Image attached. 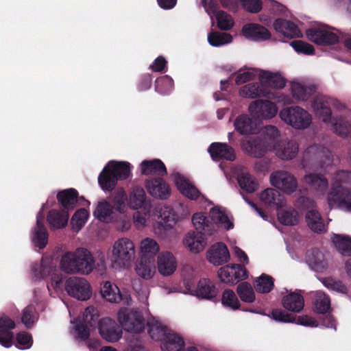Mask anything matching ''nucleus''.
<instances>
[{"mask_svg": "<svg viewBox=\"0 0 351 351\" xmlns=\"http://www.w3.org/2000/svg\"><path fill=\"white\" fill-rule=\"evenodd\" d=\"M78 199L79 193L73 188L62 190L57 194L58 202L66 211L73 210L75 208Z\"/></svg>", "mask_w": 351, "mask_h": 351, "instance_id": "nucleus-35", "label": "nucleus"}, {"mask_svg": "<svg viewBox=\"0 0 351 351\" xmlns=\"http://www.w3.org/2000/svg\"><path fill=\"white\" fill-rule=\"evenodd\" d=\"M209 217L210 221L216 224L217 229L219 226L226 230L233 228V223L230 220L226 214L225 210L221 207L215 206L212 208L209 212Z\"/></svg>", "mask_w": 351, "mask_h": 351, "instance_id": "nucleus-38", "label": "nucleus"}, {"mask_svg": "<svg viewBox=\"0 0 351 351\" xmlns=\"http://www.w3.org/2000/svg\"><path fill=\"white\" fill-rule=\"evenodd\" d=\"M170 195V189L167 184L155 178V197L165 199Z\"/></svg>", "mask_w": 351, "mask_h": 351, "instance_id": "nucleus-64", "label": "nucleus"}, {"mask_svg": "<svg viewBox=\"0 0 351 351\" xmlns=\"http://www.w3.org/2000/svg\"><path fill=\"white\" fill-rule=\"evenodd\" d=\"M102 297L110 302H119L121 300V295L118 287L109 281L104 282L101 289Z\"/></svg>", "mask_w": 351, "mask_h": 351, "instance_id": "nucleus-46", "label": "nucleus"}, {"mask_svg": "<svg viewBox=\"0 0 351 351\" xmlns=\"http://www.w3.org/2000/svg\"><path fill=\"white\" fill-rule=\"evenodd\" d=\"M221 303L224 306L233 311L237 310L240 306V302L236 294L230 289H226L223 292Z\"/></svg>", "mask_w": 351, "mask_h": 351, "instance_id": "nucleus-58", "label": "nucleus"}, {"mask_svg": "<svg viewBox=\"0 0 351 351\" xmlns=\"http://www.w3.org/2000/svg\"><path fill=\"white\" fill-rule=\"evenodd\" d=\"M233 125L234 130L243 136L256 134L260 132L258 121L247 114H241L237 117Z\"/></svg>", "mask_w": 351, "mask_h": 351, "instance_id": "nucleus-20", "label": "nucleus"}, {"mask_svg": "<svg viewBox=\"0 0 351 351\" xmlns=\"http://www.w3.org/2000/svg\"><path fill=\"white\" fill-rule=\"evenodd\" d=\"M240 187L247 193H252L258 189V183L252 176L247 171H241L237 178Z\"/></svg>", "mask_w": 351, "mask_h": 351, "instance_id": "nucleus-49", "label": "nucleus"}, {"mask_svg": "<svg viewBox=\"0 0 351 351\" xmlns=\"http://www.w3.org/2000/svg\"><path fill=\"white\" fill-rule=\"evenodd\" d=\"M303 180L317 198L323 197L328 189V179L323 174L308 173L304 176Z\"/></svg>", "mask_w": 351, "mask_h": 351, "instance_id": "nucleus-21", "label": "nucleus"}, {"mask_svg": "<svg viewBox=\"0 0 351 351\" xmlns=\"http://www.w3.org/2000/svg\"><path fill=\"white\" fill-rule=\"evenodd\" d=\"M177 263L176 258L169 252L161 253L158 256V268L159 272L163 276H169L176 269Z\"/></svg>", "mask_w": 351, "mask_h": 351, "instance_id": "nucleus-36", "label": "nucleus"}, {"mask_svg": "<svg viewBox=\"0 0 351 351\" xmlns=\"http://www.w3.org/2000/svg\"><path fill=\"white\" fill-rule=\"evenodd\" d=\"M208 151L215 160L226 159L232 161L235 158L234 149L226 143H213L210 145Z\"/></svg>", "mask_w": 351, "mask_h": 351, "instance_id": "nucleus-31", "label": "nucleus"}, {"mask_svg": "<svg viewBox=\"0 0 351 351\" xmlns=\"http://www.w3.org/2000/svg\"><path fill=\"white\" fill-rule=\"evenodd\" d=\"M45 217L39 213L36 217V225L34 230L32 241L36 247L43 249L48 242V232L44 224Z\"/></svg>", "mask_w": 351, "mask_h": 351, "instance_id": "nucleus-29", "label": "nucleus"}, {"mask_svg": "<svg viewBox=\"0 0 351 351\" xmlns=\"http://www.w3.org/2000/svg\"><path fill=\"white\" fill-rule=\"evenodd\" d=\"M327 25H320L308 29L306 34L308 40L320 45H330L339 41V32Z\"/></svg>", "mask_w": 351, "mask_h": 351, "instance_id": "nucleus-12", "label": "nucleus"}, {"mask_svg": "<svg viewBox=\"0 0 351 351\" xmlns=\"http://www.w3.org/2000/svg\"><path fill=\"white\" fill-rule=\"evenodd\" d=\"M155 86L160 93L167 94L172 90L173 81L169 75H165L155 80Z\"/></svg>", "mask_w": 351, "mask_h": 351, "instance_id": "nucleus-59", "label": "nucleus"}, {"mask_svg": "<svg viewBox=\"0 0 351 351\" xmlns=\"http://www.w3.org/2000/svg\"><path fill=\"white\" fill-rule=\"evenodd\" d=\"M146 195L141 187L135 186L130 193L129 198L130 207L134 210L143 207L145 204Z\"/></svg>", "mask_w": 351, "mask_h": 351, "instance_id": "nucleus-50", "label": "nucleus"}, {"mask_svg": "<svg viewBox=\"0 0 351 351\" xmlns=\"http://www.w3.org/2000/svg\"><path fill=\"white\" fill-rule=\"evenodd\" d=\"M141 254L136 271L143 278H152L154 276L152 271L154 266V239L146 238L141 241Z\"/></svg>", "mask_w": 351, "mask_h": 351, "instance_id": "nucleus-10", "label": "nucleus"}, {"mask_svg": "<svg viewBox=\"0 0 351 351\" xmlns=\"http://www.w3.org/2000/svg\"><path fill=\"white\" fill-rule=\"evenodd\" d=\"M88 212L85 208L78 209L71 218V223L73 226H75L78 229H81L86 223L88 217Z\"/></svg>", "mask_w": 351, "mask_h": 351, "instance_id": "nucleus-61", "label": "nucleus"}, {"mask_svg": "<svg viewBox=\"0 0 351 351\" xmlns=\"http://www.w3.org/2000/svg\"><path fill=\"white\" fill-rule=\"evenodd\" d=\"M276 156L282 160H290L295 158L299 152V144L295 140H281L273 149Z\"/></svg>", "mask_w": 351, "mask_h": 351, "instance_id": "nucleus-22", "label": "nucleus"}, {"mask_svg": "<svg viewBox=\"0 0 351 351\" xmlns=\"http://www.w3.org/2000/svg\"><path fill=\"white\" fill-rule=\"evenodd\" d=\"M131 165L128 162L110 161L98 176V182L104 191H112L109 202L112 209L120 213H125L128 195L122 188L112 191L119 180H126L130 175Z\"/></svg>", "mask_w": 351, "mask_h": 351, "instance_id": "nucleus-1", "label": "nucleus"}, {"mask_svg": "<svg viewBox=\"0 0 351 351\" xmlns=\"http://www.w3.org/2000/svg\"><path fill=\"white\" fill-rule=\"evenodd\" d=\"M260 71L261 70H255L253 69H248L245 71L241 69L235 78V83L237 85H240L252 80L256 75L258 76V71Z\"/></svg>", "mask_w": 351, "mask_h": 351, "instance_id": "nucleus-60", "label": "nucleus"}, {"mask_svg": "<svg viewBox=\"0 0 351 351\" xmlns=\"http://www.w3.org/2000/svg\"><path fill=\"white\" fill-rule=\"evenodd\" d=\"M113 209L110 202L103 201L98 203L93 215L99 221L108 223L113 219Z\"/></svg>", "mask_w": 351, "mask_h": 351, "instance_id": "nucleus-43", "label": "nucleus"}, {"mask_svg": "<svg viewBox=\"0 0 351 351\" xmlns=\"http://www.w3.org/2000/svg\"><path fill=\"white\" fill-rule=\"evenodd\" d=\"M183 245L191 253L202 252L207 245L204 234L199 231H190L183 238Z\"/></svg>", "mask_w": 351, "mask_h": 351, "instance_id": "nucleus-23", "label": "nucleus"}, {"mask_svg": "<svg viewBox=\"0 0 351 351\" xmlns=\"http://www.w3.org/2000/svg\"><path fill=\"white\" fill-rule=\"evenodd\" d=\"M239 95L250 99H255L256 97H268L273 99L275 97L274 94L271 93L267 88L261 82L258 83H250L242 86L239 91Z\"/></svg>", "mask_w": 351, "mask_h": 351, "instance_id": "nucleus-26", "label": "nucleus"}, {"mask_svg": "<svg viewBox=\"0 0 351 351\" xmlns=\"http://www.w3.org/2000/svg\"><path fill=\"white\" fill-rule=\"evenodd\" d=\"M322 282L324 285L330 290L339 293H346V287L339 280L329 277L324 278Z\"/></svg>", "mask_w": 351, "mask_h": 351, "instance_id": "nucleus-63", "label": "nucleus"}, {"mask_svg": "<svg viewBox=\"0 0 351 351\" xmlns=\"http://www.w3.org/2000/svg\"><path fill=\"white\" fill-rule=\"evenodd\" d=\"M95 258L86 248H77L74 252H66L61 258V269L67 274H89L95 266Z\"/></svg>", "mask_w": 351, "mask_h": 351, "instance_id": "nucleus-4", "label": "nucleus"}, {"mask_svg": "<svg viewBox=\"0 0 351 351\" xmlns=\"http://www.w3.org/2000/svg\"><path fill=\"white\" fill-rule=\"evenodd\" d=\"M117 318L122 327L128 332L140 334L143 332L145 326L151 339H154L152 325L150 322L145 324V319L143 315L136 311L121 310L118 312Z\"/></svg>", "mask_w": 351, "mask_h": 351, "instance_id": "nucleus-7", "label": "nucleus"}, {"mask_svg": "<svg viewBox=\"0 0 351 351\" xmlns=\"http://www.w3.org/2000/svg\"><path fill=\"white\" fill-rule=\"evenodd\" d=\"M315 114L337 134L346 136L350 130L351 119L348 117H332L331 107L341 111L346 108V106L339 100L319 95L316 96L311 104Z\"/></svg>", "mask_w": 351, "mask_h": 351, "instance_id": "nucleus-3", "label": "nucleus"}, {"mask_svg": "<svg viewBox=\"0 0 351 351\" xmlns=\"http://www.w3.org/2000/svg\"><path fill=\"white\" fill-rule=\"evenodd\" d=\"M259 136H261L267 144L269 145L272 150L280 141L278 140L280 132L276 126L271 125H268L263 128Z\"/></svg>", "mask_w": 351, "mask_h": 351, "instance_id": "nucleus-45", "label": "nucleus"}, {"mask_svg": "<svg viewBox=\"0 0 351 351\" xmlns=\"http://www.w3.org/2000/svg\"><path fill=\"white\" fill-rule=\"evenodd\" d=\"M279 117L286 124L296 130H304L312 123L311 114L300 106L286 107L280 111Z\"/></svg>", "mask_w": 351, "mask_h": 351, "instance_id": "nucleus-9", "label": "nucleus"}, {"mask_svg": "<svg viewBox=\"0 0 351 351\" xmlns=\"http://www.w3.org/2000/svg\"><path fill=\"white\" fill-rule=\"evenodd\" d=\"M306 221L308 228L316 233L326 231V226L320 213L315 209H311L306 214Z\"/></svg>", "mask_w": 351, "mask_h": 351, "instance_id": "nucleus-41", "label": "nucleus"}, {"mask_svg": "<svg viewBox=\"0 0 351 351\" xmlns=\"http://www.w3.org/2000/svg\"><path fill=\"white\" fill-rule=\"evenodd\" d=\"M218 275L221 282L228 284H235L247 278V270L240 265H228L222 267Z\"/></svg>", "mask_w": 351, "mask_h": 351, "instance_id": "nucleus-19", "label": "nucleus"}, {"mask_svg": "<svg viewBox=\"0 0 351 351\" xmlns=\"http://www.w3.org/2000/svg\"><path fill=\"white\" fill-rule=\"evenodd\" d=\"M173 179L178 189L183 195L191 200H197L200 204L207 203L208 205L212 204V202L183 176L180 173H175Z\"/></svg>", "mask_w": 351, "mask_h": 351, "instance_id": "nucleus-16", "label": "nucleus"}, {"mask_svg": "<svg viewBox=\"0 0 351 351\" xmlns=\"http://www.w3.org/2000/svg\"><path fill=\"white\" fill-rule=\"evenodd\" d=\"M192 222L197 230L204 231L208 234H213L217 232V226L210 221L209 215L203 213H197L193 215Z\"/></svg>", "mask_w": 351, "mask_h": 351, "instance_id": "nucleus-37", "label": "nucleus"}, {"mask_svg": "<svg viewBox=\"0 0 351 351\" xmlns=\"http://www.w3.org/2000/svg\"><path fill=\"white\" fill-rule=\"evenodd\" d=\"M330 188L339 190L351 189V171L343 170L337 171L332 178Z\"/></svg>", "mask_w": 351, "mask_h": 351, "instance_id": "nucleus-47", "label": "nucleus"}, {"mask_svg": "<svg viewBox=\"0 0 351 351\" xmlns=\"http://www.w3.org/2000/svg\"><path fill=\"white\" fill-rule=\"evenodd\" d=\"M237 293L243 302L252 303L255 300V293L251 285L247 282L237 286Z\"/></svg>", "mask_w": 351, "mask_h": 351, "instance_id": "nucleus-57", "label": "nucleus"}, {"mask_svg": "<svg viewBox=\"0 0 351 351\" xmlns=\"http://www.w3.org/2000/svg\"><path fill=\"white\" fill-rule=\"evenodd\" d=\"M258 79L265 87L271 93L270 88H282L285 85V80L279 73H272L267 71H258Z\"/></svg>", "mask_w": 351, "mask_h": 351, "instance_id": "nucleus-30", "label": "nucleus"}, {"mask_svg": "<svg viewBox=\"0 0 351 351\" xmlns=\"http://www.w3.org/2000/svg\"><path fill=\"white\" fill-rule=\"evenodd\" d=\"M38 319V314L34 305H28L22 312L21 322L27 328H32Z\"/></svg>", "mask_w": 351, "mask_h": 351, "instance_id": "nucleus-55", "label": "nucleus"}, {"mask_svg": "<svg viewBox=\"0 0 351 351\" xmlns=\"http://www.w3.org/2000/svg\"><path fill=\"white\" fill-rule=\"evenodd\" d=\"M279 221L285 226H295L299 221L298 213L293 208L281 209L278 212Z\"/></svg>", "mask_w": 351, "mask_h": 351, "instance_id": "nucleus-51", "label": "nucleus"}, {"mask_svg": "<svg viewBox=\"0 0 351 351\" xmlns=\"http://www.w3.org/2000/svg\"><path fill=\"white\" fill-rule=\"evenodd\" d=\"M156 217H157L158 226L165 230L173 228L176 223L174 213L169 206L162 207L159 210H155Z\"/></svg>", "mask_w": 351, "mask_h": 351, "instance_id": "nucleus-39", "label": "nucleus"}, {"mask_svg": "<svg viewBox=\"0 0 351 351\" xmlns=\"http://www.w3.org/2000/svg\"><path fill=\"white\" fill-rule=\"evenodd\" d=\"M269 180L273 186L288 195L295 192L298 188L297 179L287 171L277 170L272 172Z\"/></svg>", "mask_w": 351, "mask_h": 351, "instance_id": "nucleus-14", "label": "nucleus"}, {"mask_svg": "<svg viewBox=\"0 0 351 351\" xmlns=\"http://www.w3.org/2000/svg\"><path fill=\"white\" fill-rule=\"evenodd\" d=\"M248 112L258 121L270 120L277 114L278 107L275 103L267 99H258L250 104Z\"/></svg>", "mask_w": 351, "mask_h": 351, "instance_id": "nucleus-13", "label": "nucleus"}, {"mask_svg": "<svg viewBox=\"0 0 351 351\" xmlns=\"http://www.w3.org/2000/svg\"><path fill=\"white\" fill-rule=\"evenodd\" d=\"M99 315L96 309L92 306L85 308L82 319L75 326L77 338L86 341L90 337V331L98 324L99 333L106 341L111 343L118 341L122 337V330L117 323L109 317H104L98 321Z\"/></svg>", "mask_w": 351, "mask_h": 351, "instance_id": "nucleus-2", "label": "nucleus"}, {"mask_svg": "<svg viewBox=\"0 0 351 351\" xmlns=\"http://www.w3.org/2000/svg\"><path fill=\"white\" fill-rule=\"evenodd\" d=\"M331 240L339 253L343 256H351V239L350 237L333 234Z\"/></svg>", "mask_w": 351, "mask_h": 351, "instance_id": "nucleus-44", "label": "nucleus"}, {"mask_svg": "<svg viewBox=\"0 0 351 351\" xmlns=\"http://www.w3.org/2000/svg\"><path fill=\"white\" fill-rule=\"evenodd\" d=\"M135 254L134 245L127 238L117 241L112 250V258L114 264L119 267H125L130 264Z\"/></svg>", "mask_w": 351, "mask_h": 351, "instance_id": "nucleus-11", "label": "nucleus"}, {"mask_svg": "<svg viewBox=\"0 0 351 351\" xmlns=\"http://www.w3.org/2000/svg\"><path fill=\"white\" fill-rule=\"evenodd\" d=\"M273 26L276 32L285 38H299L302 35L296 25L289 21L278 19L274 22Z\"/></svg>", "mask_w": 351, "mask_h": 351, "instance_id": "nucleus-32", "label": "nucleus"}, {"mask_svg": "<svg viewBox=\"0 0 351 351\" xmlns=\"http://www.w3.org/2000/svg\"><path fill=\"white\" fill-rule=\"evenodd\" d=\"M260 199L265 204L275 207L278 210L285 206L284 195L280 194L276 189L272 188H268L264 190L260 194Z\"/></svg>", "mask_w": 351, "mask_h": 351, "instance_id": "nucleus-33", "label": "nucleus"}, {"mask_svg": "<svg viewBox=\"0 0 351 351\" xmlns=\"http://www.w3.org/2000/svg\"><path fill=\"white\" fill-rule=\"evenodd\" d=\"M51 263L48 260L42 259L40 262H35L32 265V271L37 278H45L53 271Z\"/></svg>", "mask_w": 351, "mask_h": 351, "instance_id": "nucleus-48", "label": "nucleus"}, {"mask_svg": "<svg viewBox=\"0 0 351 351\" xmlns=\"http://www.w3.org/2000/svg\"><path fill=\"white\" fill-rule=\"evenodd\" d=\"M241 147L245 153L254 158H261L267 152L273 151L269 145L259 136L243 140Z\"/></svg>", "mask_w": 351, "mask_h": 351, "instance_id": "nucleus-18", "label": "nucleus"}, {"mask_svg": "<svg viewBox=\"0 0 351 351\" xmlns=\"http://www.w3.org/2000/svg\"><path fill=\"white\" fill-rule=\"evenodd\" d=\"M160 342L162 351H182L185 346L184 339L172 332L166 325L155 317V340Z\"/></svg>", "mask_w": 351, "mask_h": 351, "instance_id": "nucleus-8", "label": "nucleus"}, {"mask_svg": "<svg viewBox=\"0 0 351 351\" xmlns=\"http://www.w3.org/2000/svg\"><path fill=\"white\" fill-rule=\"evenodd\" d=\"M16 340L17 345L16 346L19 349H28L33 343L32 337L27 332H20L16 335Z\"/></svg>", "mask_w": 351, "mask_h": 351, "instance_id": "nucleus-62", "label": "nucleus"}, {"mask_svg": "<svg viewBox=\"0 0 351 351\" xmlns=\"http://www.w3.org/2000/svg\"><path fill=\"white\" fill-rule=\"evenodd\" d=\"M306 262L309 267L315 271L322 272L328 267L325 255L316 248L311 249L306 252Z\"/></svg>", "mask_w": 351, "mask_h": 351, "instance_id": "nucleus-28", "label": "nucleus"}, {"mask_svg": "<svg viewBox=\"0 0 351 351\" xmlns=\"http://www.w3.org/2000/svg\"><path fill=\"white\" fill-rule=\"evenodd\" d=\"M315 86L307 81H293L290 90L293 98L297 101H307L315 91Z\"/></svg>", "mask_w": 351, "mask_h": 351, "instance_id": "nucleus-24", "label": "nucleus"}, {"mask_svg": "<svg viewBox=\"0 0 351 351\" xmlns=\"http://www.w3.org/2000/svg\"><path fill=\"white\" fill-rule=\"evenodd\" d=\"M242 32L245 38L255 41L269 39L271 36L269 32L265 27L255 23L244 25Z\"/></svg>", "mask_w": 351, "mask_h": 351, "instance_id": "nucleus-34", "label": "nucleus"}, {"mask_svg": "<svg viewBox=\"0 0 351 351\" xmlns=\"http://www.w3.org/2000/svg\"><path fill=\"white\" fill-rule=\"evenodd\" d=\"M282 305L289 311L299 313L304 306V300L300 293L292 292L282 299Z\"/></svg>", "mask_w": 351, "mask_h": 351, "instance_id": "nucleus-40", "label": "nucleus"}, {"mask_svg": "<svg viewBox=\"0 0 351 351\" xmlns=\"http://www.w3.org/2000/svg\"><path fill=\"white\" fill-rule=\"evenodd\" d=\"M254 285L257 292L269 293L274 288V279L270 276L263 274L256 278Z\"/></svg>", "mask_w": 351, "mask_h": 351, "instance_id": "nucleus-54", "label": "nucleus"}, {"mask_svg": "<svg viewBox=\"0 0 351 351\" xmlns=\"http://www.w3.org/2000/svg\"><path fill=\"white\" fill-rule=\"evenodd\" d=\"M208 261L213 265H221L230 260V253L222 243L213 245L206 252Z\"/></svg>", "mask_w": 351, "mask_h": 351, "instance_id": "nucleus-27", "label": "nucleus"}, {"mask_svg": "<svg viewBox=\"0 0 351 351\" xmlns=\"http://www.w3.org/2000/svg\"><path fill=\"white\" fill-rule=\"evenodd\" d=\"M328 206L343 212L351 213V189L330 188L326 196Z\"/></svg>", "mask_w": 351, "mask_h": 351, "instance_id": "nucleus-15", "label": "nucleus"}, {"mask_svg": "<svg viewBox=\"0 0 351 351\" xmlns=\"http://www.w3.org/2000/svg\"><path fill=\"white\" fill-rule=\"evenodd\" d=\"M68 211L51 210L47 215V221L51 228L58 229L66 226L69 219Z\"/></svg>", "mask_w": 351, "mask_h": 351, "instance_id": "nucleus-42", "label": "nucleus"}, {"mask_svg": "<svg viewBox=\"0 0 351 351\" xmlns=\"http://www.w3.org/2000/svg\"><path fill=\"white\" fill-rule=\"evenodd\" d=\"M232 40V36L227 33L213 32L208 36V42L213 47H220L230 43Z\"/></svg>", "mask_w": 351, "mask_h": 351, "instance_id": "nucleus-56", "label": "nucleus"}, {"mask_svg": "<svg viewBox=\"0 0 351 351\" xmlns=\"http://www.w3.org/2000/svg\"><path fill=\"white\" fill-rule=\"evenodd\" d=\"M65 290L68 294L79 300H86L91 295L89 283L83 278L71 277L65 283Z\"/></svg>", "mask_w": 351, "mask_h": 351, "instance_id": "nucleus-17", "label": "nucleus"}, {"mask_svg": "<svg viewBox=\"0 0 351 351\" xmlns=\"http://www.w3.org/2000/svg\"><path fill=\"white\" fill-rule=\"evenodd\" d=\"M330 308V300L328 295L322 291H317L315 295L314 310L317 313L324 314Z\"/></svg>", "mask_w": 351, "mask_h": 351, "instance_id": "nucleus-53", "label": "nucleus"}, {"mask_svg": "<svg viewBox=\"0 0 351 351\" xmlns=\"http://www.w3.org/2000/svg\"><path fill=\"white\" fill-rule=\"evenodd\" d=\"M332 156L329 149L313 145L307 147L303 153L302 165L308 170H326L332 164Z\"/></svg>", "mask_w": 351, "mask_h": 351, "instance_id": "nucleus-6", "label": "nucleus"}, {"mask_svg": "<svg viewBox=\"0 0 351 351\" xmlns=\"http://www.w3.org/2000/svg\"><path fill=\"white\" fill-rule=\"evenodd\" d=\"M213 15H215L217 25L219 29L229 30L233 27L234 23V19L232 16L228 13L223 11H217V8L215 13H212L211 15H209L212 21Z\"/></svg>", "mask_w": 351, "mask_h": 351, "instance_id": "nucleus-52", "label": "nucleus"}, {"mask_svg": "<svg viewBox=\"0 0 351 351\" xmlns=\"http://www.w3.org/2000/svg\"><path fill=\"white\" fill-rule=\"evenodd\" d=\"M182 273L184 285L186 290V293L206 300H213L217 296V290L214 283L210 279H200L197 287H194L193 280L197 275V272L191 266L186 265L183 269Z\"/></svg>", "mask_w": 351, "mask_h": 351, "instance_id": "nucleus-5", "label": "nucleus"}, {"mask_svg": "<svg viewBox=\"0 0 351 351\" xmlns=\"http://www.w3.org/2000/svg\"><path fill=\"white\" fill-rule=\"evenodd\" d=\"M271 317L277 322H293L304 326L315 327L317 326L316 321L313 317L308 315L298 316L295 319L293 316L286 313L281 309H274L271 312Z\"/></svg>", "mask_w": 351, "mask_h": 351, "instance_id": "nucleus-25", "label": "nucleus"}]
</instances>
